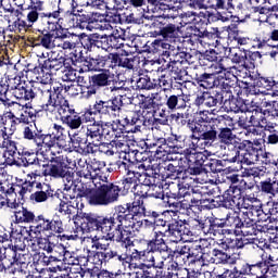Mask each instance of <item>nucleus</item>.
I'll return each mask as SVG.
<instances>
[{
    "mask_svg": "<svg viewBox=\"0 0 278 278\" xmlns=\"http://www.w3.org/2000/svg\"><path fill=\"white\" fill-rule=\"evenodd\" d=\"M123 217L122 204L114 206L113 212L109 215H101L98 213H76L72 217V220H79L80 229L85 233H92V231H98L103 233V240L114 242V229L121 218Z\"/></svg>",
    "mask_w": 278,
    "mask_h": 278,
    "instance_id": "3",
    "label": "nucleus"
},
{
    "mask_svg": "<svg viewBox=\"0 0 278 278\" xmlns=\"http://www.w3.org/2000/svg\"><path fill=\"white\" fill-rule=\"evenodd\" d=\"M26 233H28L29 240H34V238H42L43 236H47V233H50V236L64 233V223H62V219H60L59 216L49 219L43 214H40L35 216L33 225L29 226Z\"/></svg>",
    "mask_w": 278,
    "mask_h": 278,
    "instance_id": "7",
    "label": "nucleus"
},
{
    "mask_svg": "<svg viewBox=\"0 0 278 278\" xmlns=\"http://www.w3.org/2000/svg\"><path fill=\"white\" fill-rule=\"evenodd\" d=\"M123 96H114L109 100H97L93 104L94 114L109 116V118H118L123 112Z\"/></svg>",
    "mask_w": 278,
    "mask_h": 278,
    "instance_id": "14",
    "label": "nucleus"
},
{
    "mask_svg": "<svg viewBox=\"0 0 278 278\" xmlns=\"http://www.w3.org/2000/svg\"><path fill=\"white\" fill-rule=\"evenodd\" d=\"M26 21L31 26L37 23L38 34L28 38L30 45L47 47V45H51V31H55V21H60V11H45V1L33 0L28 7Z\"/></svg>",
    "mask_w": 278,
    "mask_h": 278,
    "instance_id": "2",
    "label": "nucleus"
},
{
    "mask_svg": "<svg viewBox=\"0 0 278 278\" xmlns=\"http://www.w3.org/2000/svg\"><path fill=\"white\" fill-rule=\"evenodd\" d=\"M164 236H166V232L162 231H154V236L151 240L147 241L148 244V252L150 255H153L152 253H168L170 252V247L166 243V240H164Z\"/></svg>",
    "mask_w": 278,
    "mask_h": 278,
    "instance_id": "35",
    "label": "nucleus"
},
{
    "mask_svg": "<svg viewBox=\"0 0 278 278\" xmlns=\"http://www.w3.org/2000/svg\"><path fill=\"white\" fill-rule=\"evenodd\" d=\"M124 153V160H126V162L135 164L139 170H149L150 165L147 166V164H144V162L151 163V157L149 156V152H147V150L140 151L138 149H131L129 146H127Z\"/></svg>",
    "mask_w": 278,
    "mask_h": 278,
    "instance_id": "25",
    "label": "nucleus"
},
{
    "mask_svg": "<svg viewBox=\"0 0 278 278\" xmlns=\"http://www.w3.org/2000/svg\"><path fill=\"white\" fill-rule=\"evenodd\" d=\"M172 121L178 125V127H187L189 131L202 132L205 125V117L192 118L189 112L173 113L170 115Z\"/></svg>",
    "mask_w": 278,
    "mask_h": 278,
    "instance_id": "20",
    "label": "nucleus"
},
{
    "mask_svg": "<svg viewBox=\"0 0 278 278\" xmlns=\"http://www.w3.org/2000/svg\"><path fill=\"white\" fill-rule=\"evenodd\" d=\"M193 151L195 150L187 151V154H185V160L187 161L186 175H188V177L203 174L210 154L207 150L203 152Z\"/></svg>",
    "mask_w": 278,
    "mask_h": 278,
    "instance_id": "17",
    "label": "nucleus"
},
{
    "mask_svg": "<svg viewBox=\"0 0 278 278\" xmlns=\"http://www.w3.org/2000/svg\"><path fill=\"white\" fill-rule=\"evenodd\" d=\"M58 206V213L62 216H66L67 220H73V216L79 214V201L75 199V195L64 193Z\"/></svg>",
    "mask_w": 278,
    "mask_h": 278,
    "instance_id": "28",
    "label": "nucleus"
},
{
    "mask_svg": "<svg viewBox=\"0 0 278 278\" xmlns=\"http://www.w3.org/2000/svg\"><path fill=\"white\" fill-rule=\"evenodd\" d=\"M129 56V52H125V55L114 52L113 68H126V71H134L136 66V56Z\"/></svg>",
    "mask_w": 278,
    "mask_h": 278,
    "instance_id": "42",
    "label": "nucleus"
},
{
    "mask_svg": "<svg viewBox=\"0 0 278 278\" xmlns=\"http://www.w3.org/2000/svg\"><path fill=\"white\" fill-rule=\"evenodd\" d=\"M240 233L242 236H257L262 229H260V226L257 225V222L251 217H247L242 220Z\"/></svg>",
    "mask_w": 278,
    "mask_h": 278,
    "instance_id": "57",
    "label": "nucleus"
},
{
    "mask_svg": "<svg viewBox=\"0 0 278 278\" xmlns=\"http://www.w3.org/2000/svg\"><path fill=\"white\" fill-rule=\"evenodd\" d=\"M122 123L123 129L130 128L128 132L138 134L146 123L144 115L140 111H126L122 116Z\"/></svg>",
    "mask_w": 278,
    "mask_h": 278,
    "instance_id": "23",
    "label": "nucleus"
},
{
    "mask_svg": "<svg viewBox=\"0 0 278 278\" xmlns=\"http://www.w3.org/2000/svg\"><path fill=\"white\" fill-rule=\"evenodd\" d=\"M165 170V179H178L181 177L182 179H188V174H186V166H175L173 163H169L164 166Z\"/></svg>",
    "mask_w": 278,
    "mask_h": 278,
    "instance_id": "53",
    "label": "nucleus"
},
{
    "mask_svg": "<svg viewBox=\"0 0 278 278\" xmlns=\"http://www.w3.org/2000/svg\"><path fill=\"white\" fill-rule=\"evenodd\" d=\"M164 260L173 262L172 268L188 265V244H178L174 250L170 248Z\"/></svg>",
    "mask_w": 278,
    "mask_h": 278,
    "instance_id": "33",
    "label": "nucleus"
},
{
    "mask_svg": "<svg viewBox=\"0 0 278 278\" xmlns=\"http://www.w3.org/2000/svg\"><path fill=\"white\" fill-rule=\"evenodd\" d=\"M241 274L254 278H268V263L267 261H258L254 264L243 263Z\"/></svg>",
    "mask_w": 278,
    "mask_h": 278,
    "instance_id": "32",
    "label": "nucleus"
},
{
    "mask_svg": "<svg viewBox=\"0 0 278 278\" xmlns=\"http://www.w3.org/2000/svg\"><path fill=\"white\" fill-rule=\"evenodd\" d=\"M179 211L166 210L163 212H159L154 222L149 219H144L146 225H155V227H167L169 218H176L178 216Z\"/></svg>",
    "mask_w": 278,
    "mask_h": 278,
    "instance_id": "47",
    "label": "nucleus"
},
{
    "mask_svg": "<svg viewBox=\"0 0 278 278\" xmlns=\"http://www.w3.org/2000/svg\"><path fill=\"white\" fill-rule=\"evenodd\" d=\"M70 3V9L62 14V8L58 7L54 12H59V18L56 22L61 23V25H66L68 21L75 18V15L78 14L81 10L79 9L78 0H67Z\"/></svg>",
    "mask_w": 278,
    "mask_h": 278,
    "instance_id": "39",
    "label": "nucleus"
},
{
    "mask_svg": "<svg viewBox=\"0 0 278 278\" xmlns=\"http://www.w3.org/2000/svg\"><path fill=\"white\" fill-rule=\"evenodd\" d=\"M114 52L91 56L88 61V70L96 72L110 71V68H114Z\"/></svg>",
    "mask_w": 278,
    "mask_h": 278,
    "instance_id": "26",
    "label": "nucleus"
},
{
    "mask_svg": "<svg viewBox=\"0 0 278 278\" xmlns=\"http://www.w3.org/2000/svg\"><path fill=\"white\" fill-rule=\"evenodd\" d=\"M228 164H229L228 156L226 159H210V152H208L204 170L206 173H214V174L225 173V170H227Z\"/></svg>",
    "mask_w": 278,
    "mask_h": 278,
    "instance_id": "40",
    "label": "nucleus"
},
{
    "mask_svg": "<svg viewBox=\"0 0 278 278\" xmlns=\"http://www.w3.org/2000/svg\"><path fill=\"white\" fill-rule=\"evenodd\" d=\"M66 66V56H62L58 54L55 58L50 56L43 61V63H39V66H35L33 68V73L40 75H45V71H49V73H58V71H62Z\"/></svg>",
    "mask_w": 278,
    "mask_h": 278,
    "instance_id": "27",
    "label": "nucleus"
},
{
    "mask_svg": "<svg viewBox=\"0 0 278 278\" xmlns=\"http://www.w3.org/2000/svg\"><path fill=\"white\" fill-rule=\"evenodd\" d=\"M7 141L2 142V147L5 148L3 157L5 159V164L8 166H18V161H16V151L18 148L16 147V141L5 139Z\"/></svg>",
    "mask_w": 278,
    "mask_h": 278,
    "instance_id": "41",
    "label": "nucleus"
},
{
    "mask_svg": "<svg viewBox=\"0 0 278 278\" xmlns=\"http://www.w3.org/2000/svg\"><path fill=\"white\" fill-rule=\"evenodd\" d=\"M18 125V119L14 112L9 111L0 115V131H2L3 140H8L10 136H13Z\"/></svg>",
    "mask_w": 278,
    "mask_h": 278,
    "instance_id": "29",
    "label": "nucleus"
},
{
    "mask_svg": "<svg viewBox=\"0 0 278 278\" xmlns=\"http://www.w3.org/2000/svg\"><path fill=\"white\" fill-rule=\"evenodd\" d=\"M3 262H5L11 268L14 266H21V254H18V249L16 245H9V248H3Z\"/></svg>",
    "mask_w": 278,
    "mask_h": 278,
    "instance_id": "50",
    "label": "nucleus"
},
{
    "mask_svg": "<svg viewBox=\"0 0 278 278\" xmlns=\"http://www.w3.org/2000/svg\"><path fill=\"white\" fill-rule=\"evenodd\" d=\"M70 142L72 143L74 151L80 153V155H91L94 153V146H92L86 136V129L75 132L71 137Z\"/></svg>",
    "mask_w": 278,
    "mask_h": 278,
    "instance_id": "22",
    "label": "nucleus"
},
{
    "mask_svg": "<svg viewBox=\"0 0 278 278\" xmlns=\"http://www.w3.org/2000/svg\"><path fill=\"white\" fill-rule=\"evenodd\" d=\"M92 262L97 266H110L113 262H122V264H139V268H164V262L155 265V256L149 253V250L134 249L129 255L119 254L117 250L110 248V243H101L96 236L91 239Z\"/></svg>",
    "mask_w": 278,
    "mask_h": 278,
    "instance_id": "1",
    "label": "nucleus"
},
{
    "mask_svg": "<svg viewBox=\"0 0 278 278\" xmlns=\"http://www.w3.org/2000/svg\"><path fill=\"white\" fill-rule=\"evenodd\" d=\"M85 136H87V139H89V142L93 147H99V143L102 142L101 137V126L98 122H93L92 124H88L85 128Z\"/></svg>",
    "mask_w": 278,
    "mask_h": 278,
    "instance_id": "45",
    "label": "nucleus"
},
{
    "mask_svg": "<svg viewBox=\"0 0 278 278\" xmlns=\"http://www.w3.org/2000/svg\"><path fill=\"white\" fill-rule=\"evenodd\" d=\"M121 194H123V187H119L117 181L106 180V182H101L94 187L89 197V205H113V203H118Z\"/></svg>",
    "mask_w": 278,
    "mask_h": 278,
    "instance_id": "6",
    "label": "nucleus"
},
{
    "mask_svg": "<svg viewBox=\"0 0 278 278\" xmlns=\"http://www.w3.org/2000/svg\"><path fill=\"white\" fill-rule=\"evenodd\" d=\"M15 216V225H33L34 220H36V214L34 211H29L25 206H21L20 210L14 211Z\"/></svg>",
    "mask_w": 278,
    "mask_h": 278,
    "instance_id": "49",
    "label": "nucleus"
},
{
    "mask_svg": "<svg viewBox=\"0 0 278 278\" xmlns=\"http://www.w3.org/2000/svg\"><path fill=\"white\" fill-rule=\"evenodd\" d=\"M170 18H175V15L167 13L151 17L150 29L153 30L154 38H163L167 42H177L181 38V28Z\"/></svg>",
    "mask_w": 278,
    "mask_h": 278,
    "instance_id": "5",
    "label": "nucleus"
},
{
    "mask_svg": "<svg viewBox=\"0 0 278 278\" xmlns=\"http://www.w3.org/2000/svg\"><path fill=\"white\" fill-rule=\"evenodd\" d=\"M79 42L83 49H85V51H89L91 53V51H94L96 49H98L97 33H92V34L81 33L79 35Z\"/></svg>",
    "mask_w": 278,
    "mask_h": 278,
    "instance_id": "59",
    "label": "nucleus"
},
{
    "mask_svg": "<svg viewBox=\"0 0 278 278\" xmlns=\"http://www.w3.org/2000/svg\"><path fill=\"white\" fill-rule=\"evenodd\" d=\"M38 153H40V150L38 149L34 151L27 150L25 148L18 152L24 168H27L28 166H40V159L38 157Z\"/></svg>",
    "mask_w": 278,
    "mask_h": 278,
    "instance_id": "46",
    "label": "nucleus"
},
{
    "mask_svg": "<svg viewBox=\"0 0 278 278\" xmlns=\"http://www.w3.org/2000/svg\"><path fill=\"white\" fill-rule=\"evenodd\" d=\"M105 21V15L94 11H78L74 17H72L65 25L73 29H103L99 23Z\"/></svg>",
    "mask_w": 278,
    "mask_h": 278,
    "instance_id": "9",
    "label": "nucleus"
},
{
    "mask_svg": "<svg viewBox=\"0 0 278 278\" xmlns=\"http://www.w3.org/2000/svg\"><path fill=\"white\" fill-rule=\"evenodd\" d=\"M229 121V115H219L213 121L207 118L204 122V128H202V142L212 147L216 140H219L223 144H231L236 135L229 127L222 126V123Z\"/></svg>",
    "mask_w": 278,
    "mask_h": 278,
    "instance_id": "4",
    "label": "nucleus"
},
{
    "mask_svg": "<svg viewBox=\"0 0 278 278\" xmlns=\"http://www.w3.org/2000/svg\"><path fill=\"white\" fill-rule=\"evenodd\" d=\"M254 86H256L261 94H264V92H268L270 90H273L274 94H276L278 88V80H275L274 77L256 74L254 78Z\"/></svg>",
    "mask_w": 278,
    "mask_h": 278,
    "instance_id": "37",
    "label": "nucleus"
},
{
    "mask_svg": "<svg viewBox=\"0 0 278 278\" xmlns=\"http://www.w3.org/2000/svg\"><path fill=\"white\" fill-rule=\"evenodd\" d=\"M182 198L184 197H177L173 193L165 192L163 203L166 204V207H172L173 212H179V210H188L190 207V204L179 201Z\"/></svg>",
    "mask_w": 278,
    "mask_h": 278,
    "instance_id": "54",
    "label": "nucleus"
},
{
    "mask_svg": "<svg viewBox=\"0 0 278 278\" xmlns=\"http://www.w3.org/2000/svg\"><path fill=\"white\" fill-rule=\"evenodd\" d=\"M194 80L201 88H205L206 90H212L216 81V74L207 73V72L195 73Z\"/></svg>",
    "mask_w": 278,
    "mask_h": 278,
    "instance_id": "52",
    "label": "nucleus"
},
{
    "mask_svg": "<svg viewBox=\"0 0 278 278\" xmlns=\"http://www.w3.org/2000/svg\"><path fill=\"white\" fill-rule=\"evenodd\" d=\"M156 75H159V84L163 92H168V90H173V78L170 77L168 71L164 68V65L157 68Z\"/></svg>",
    "mask_w": 278,
    "mask_h": 278,
    "instance_id": "58",
    "label": "nucleus"
},
{
    "mask_svg": "<svg viewBox=\"0 0 278 278\" xmlns=\"http://www.w3.org/2000/svg\"><path fill=\"white\" fill-rule=\"evenodd\" d=\"M41 111L46 114H53L59 105L66 103V91H64V86L62 84L50 87L49 89H43L40 92Z\"/></svg>",
    "mask_w": 278,
    "mask_h": 278,
    "instance_id": "11",
    "label": "nucleus"
},
{
    "mask_svg": "<svg viewBox=\"0 0 278 278\" xmlns=\"http://www.w3.org/2000/svg\"><path fill=\"white\" fill-rule=\"evenodd\" d=\"M188 94L181 91L177 94L165 96V106L167 112H176V110H186L188 108Z\"/></svg>",
    "mask_w": 278,
    "mask_h": 278,
    "instance_id": "36",
    "label": "nucleus"
},
{
    "mask_svg": "<svg viewBox=\"0 0 278 278\" xmlns=\"http://www.w3.org/2000/svg\"><path fill=\"white\" fill-rule=\"evenodd\" d=\"M243 114H250L251 123L255 126L262 123V105L257 104V102L252 101L247 104V111Z\"/></svg>",
    "mask_w": 278,
    "mask_h": 278,
    "instance_id": "61",
    "label": "nucleus"
},
{
    "mask_svg": "<svg viewBox=\"0 0 278 278\" xmlns=\"http://www.w3.org/2000/svg\"><path fill=\"white\" fill-rule=\"evenodd\" d=\"M213 254H214V263L213 264H222V265H227L229 264L230 266H233L238 262V258L231 254H228L227 252H224L220 249L214 248L213 249Z\"/></svg>",
    "mask_w": 278,
    "mask_h": 278,
    "instance_id": "56",
    "label": "nucleus"
},
{
    "mask_svg": "<svg viewBox=\"0 0 278 278\" xmlns=\"http://www.w3.org/2000/svg\"><path fill=\"white\" fill-rule=\"evenodd\" d=\"M257 189L262 194H267V197H277L278 195V180L267 178L265 180H261Z\"/></svg>",
    "mask_w": 278,
    "mask_h": 278,
    "instance_id": "51",
    "label": "nucleus"
},
{
    "mask_svg": "<svg viewBox=\"0 0 278 278\" xmlns=\"http://www.w3.org/2000/svg\"><path fill=\"white\" fill-rule=\"evenodd\" d=\"M21 109V114L17 116L18 125H31V123H36L37 112L31 106V103L21 104L18 103Z\"/></svg>",
    "mask_w": 278,
    "mask_h": 278,
    "instance_id": "38",
    "label": "nucleus"
},
{
    "mask_svg": "<svg viewBox=\"0 0 278 278\" xmlns=\"http://www.w3.org/2000/svg\"><path fill=\"white\" fill-rule=\"evenodd\" d=\"M61 122L72 130L79 129V127L84 125V119H81V115H79L77 111H74V113H70L68 115L62 117Z\"/></svg>",
    "mask_w": 278,
    "mask_h": 278,
    "instance_id": "62",
    "label": "nucleus"
},
{
    "mask_svg": "<svg viewBox=\"0 0 278 278\" xmlns=\"http://www.w3.org/2000/svg\"><path fill=\"white\" fill-rule=\"evenodd\" d=\"M260 153H262V149L257 148V146L250 140L245 153H242L241 162H244V164L248 165L255 164L256 162H260Z\"/></svg>",
    "mask_w": 278,
    "mask_h": 278,
    "instance_id": "48",
    "label": "nucleus"
},
{
    "mask_svg": "<svg viewBox=\"0 0 278 278\" xmlns=\"http://www.w3.org/2000/svg\"><path fill=\"white\" fill-rule=\"evenodd\" d=\"M194 104L198 108H201V105H204V108H216L218 104L223 105V93H219L218 90L204 91L195 98Z\"/></svg>",
    "mask_w": 278,
    "mask_h": 278,
    "instance_id": "34",
    "label": "nucleus"
},
{
    "mask_svg": "<svg viewBox=\"0 0 278 278\" xmlns=\"http://www.w3.org/2000/svg\"><path fill=\"white\" fill-rule=\"evenodd\" d=\"M236 14V3L235 0H222V4L217 10V13H208V21H222V23H227L231 21Z\"/></svg>",
    "mask_w": 278,
    "mask_h": 278,
    "instance_id": "30",
    "label": "nucleus"
},
{
    "mask_svg": "<svg viewBox=\"0 0 278 278\" xmlns=\"http://www.w3.org/2000/svg\"><path fill=\"white\" fill-rule=\"evenodd\" d=\"M112 76L110 75V71H102L98 74H93L88 76L86 83H84L85 88V97L92 98L99 94L101 88H106L108 86H112Z\"/></svg>",
    "mask_w": 278,
    "mask_h": 278,
    "instance_id": "16",
    "label": "nucleus"
},
{
    "mask_svg": "<svg viewBox=\"0 0 278 278\" xmlns=\"http://www.w3.org/2000/svg\"><path fill=\"white\" fill-rule=\"evenodd\" d=\"M186 225H188L186 219L181 220L179 219V216H177V218L172 217V220L169 219L167 223V229L164 233L165 236L167 233L168 237L176 238L174 242H180V240H184V236H192V231L186 228Z\"/></svg>",
    "mask_w": 278,
    "mask_h": 278,
    "instance_id": "24",
    "label": "nucleus"
},
{
    "mask_svg": "<svg viewBox=\"0 0 278 278\" xmlns=\"http://www.w3.org/2000/svg\"><path fill=\"white\" fill-rule=\"evenodd\" d=\"M122 205V216L126 217L131 223L136 222L137 218H150V222H154L160 212L153 210H147L144 206V200H134L132 202H126Z\"/></svg>",
    "mask_w": 278,
    "mask_h": 278,
    "instance_id": "12",
    "label": "nucleus"
},
{
    "mask_svg": "<svg viewBox=\"0 0 278 278\" xmlns=\"http://www.w3.org/2000/svg\"><path fill=\"white\" fill-rule=\"evenodd\" d=\"M115 166L117 167V173L122 175L121 184L123 188V194H128L131 187L138 185V179L142 177L140 172H138V165L131 163V161H116Z\"/></svg>",
    "mask_w": 278,
    "mask_h": 278,
    "instance_id": "13",
    "label": "nucleus"
},
{
    "mask_svg": "<svg viewBox=\"0 0 278 278\" xmlns=\"http://www.w3.org/2000/svg\"><path fill=\"white\" fill-rule=\"evenodd\" d=\"M222 105L226 112H233L235 114H244L247 111V100L233 96V92H227L223 94Z\"/></svg>",
    "mask_w": 278,
    "mask_h": 278,
    "instance_id": "31",
    "label": "nucleus"
},
{
    "mask_svg": "<svg viewBox=\"0 0 278 278\" xmlns=\"http://www.w3.org/2000/svg\"><path fill=\"white\" fill-rule=\"evenodd\" d=\"M50 197H53V190H51V186L43 184L41 189L37 188V191L30 194L29 199L33 203H45Z\"/></svg>",
    "mask_w": 278,
    "mask_h": 278,
    "instance_id": "55",
    "label": "nucleus"
},
{
    "mask_svg": "<svg viewBox=\"0 0 278 278\" xmlns=\"http://www.w3.org/2000/svg\"><path fill=\"white\" fill-rule=\"evenodd\" d=\"M172 270H175L176 278H201L203 277V273L195 270L194 268H186L184 266H179L177 268L172 267Z\"/></svg>",
    "mask_w": 278,
    "mask_h": 278,
    "instance_id": "64",
    "label": "nucleus"
},
{
    "mask_svg": "<svg viewBox=\"0 0 278 278\" xmlns=\"http://www.w3.org/2000/svg\"><path fill=\"white\" fill-rule=\"evenodd\" d=\"M213 88L219 90V94H223L225 97L227 92H232L231 88H233V80H230L225 76H216Z\"/></svg>",
    "mask_w": 278,
    "mask_h": 278,
    "instance_id": "63",
    "label": "nucleus"
},
{
    "mask_svg": "<svg viewBox=\"0 0 278 278\" xmlns=\"http://www.w3.org/2000/svg\"><path fill=\"white\" fill-rule=\"evenodd\" d=\"M142 227V220L131 222L122 215V218L117 222L113 233L114 240L116 242H121L124 249H129L135 247L134 240L131 238H136V226Z\"/></svg>",
    "mask_w": 278,
    "mask_h": 278,
    "instance_id": "10",
    "label": "nucleus"
},
{
    "mask_svg": "<svg viewBox=\"0 0 278 278\" xmlns=\"http://www.w3.org/2000/svg\"><path fill=\"white\" fill-rule=\"evenodd\" d=\"M35 144L40 153H42V149H45L47 153V151H51L55 144H58V141L53 138L51 132H46L41 129Z\"/></svg>",
    "mask_w": 278,
    "mask_h": 278,
    "instance_id": "44",
    "label": "nucleus"
},
{
    "mask_svg": "<svg viewBox=\"0 0 278 278\" xmlns=\"http://www.w3.org/2000/svg\"><path fill=\"white\" fill-rule=\"evenodd\" d=\"M9 92H11L12 97H14L17 101H34L36 99V92L28 86H25V83L21 80V77H14L9 79L7 85Z\"/></svg>",
    "mask_w": 278,
    "mask_h": 278,
    "instance_id": "19",
    "label": "nucleus"
},
{
    "mask_svg": "<svg viewBox=\"0 0 278 278\" xmlns=\"http://www.w3.org/2000/svg\"><path fill=\"white\" fill-rule=\"evenodd\" d=\"M243 192L236 187V185L230 186L222 195V205L226 210H233V207H238V210L242 208V203L247 202V197H243Z\"/></svg>",
    "mask_w": 278,
    "mask_h": 278,
    "instance_id": "21",
    "label": "nucleus"
},
{
    "mask_svg": "<svg viewBox=\"0 0 278 278\" xmlns=\"http://www.w3.org/2000/svg\"><path fill=\"white\" fill-rule=\"evenodd\" d=\"M55 30L51 31V41L50 43L45 45H36L35 47H42L43 49L51 50L55 49V40H60L56 45L58 49H62L63 51H74L77 47V42L73 40L71 35L64 33V28L62 27V23L55 22Z\"/></svg>",
    "mask_w": 278,
    "mask_h": 278,
    "instance_id": "15",
    "label": "nucleus"
},
{
    "mask_svg": "<svg viewBox=\"0 0 278 278\" xmlns=\"http://www.w3.org/2000/svg\"><path fill=\"white\" fill-rule=\"evenodd\" d=\"M40 155L42 156L43 162H47L42 165L43 177H52V179L71 177V165H68L64 155H58L53 151H51L50 154L41 151Z\"/></svg>",
    "mask_w": 278,
    "mask_h": 278,
    "instance_id": "8",
    "label": "nucleus"
},
{
    "mask_svg": "<svg viewBox=\"0 0 278 278\" xmlns=\"http://www.w3.org/2000/svg\"><path fill=\"white\" fill-rule=\"evenodd\" d=\"M249 142H251V140H242V139H238L232 141V151L235 153L233 156H228V162L229 164H236V163H240L242 162V153L247 152V148L249 147Z\"/></svg>",
    "mask_w": 278,
    "mask_h": 278,
    "instance_id": "43",
    "label": "nucleus"
},
{
    "mask_svg": "<svg viewBox=\"0 0 278 278\" xmlns=\"http://www.w3.org/2000/svg\"><path fill=\"white\" fill-rule=\"evenodd\" d=\"M202 247L201 245H195L193 248H190L188 245V266H201L202 267Z\"/></svg>",
    "mask_w": 278,
    "mask_h": 278,
    "instance_id": "60",
    "label": "nucleus"
},
{
    "mask_svg": "<svg viewBox=\"0 0 278 278\" xmlns=\"http://www.w3.org/2000/svg\"><path fill=\"white\" fill-rule=\"evenodd\" d=\"M173 149H184L182 154L187 155L188 151H197L199 149V142L203 141V132L191 131L190 136L186 135H172Z\"/></svg>",
    "mask_w": 278,
    "mask_h": 278,
    "instance_id": "18",
    "label": "nucleus"
}]
</instances>
